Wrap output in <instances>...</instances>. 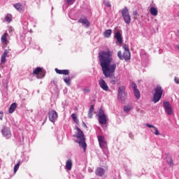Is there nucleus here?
I'll list each match as a JSON object with an SVG mask.
<instances>
[{
  "label": "nucleus",
  "instance_id": "obj_1",
  "mask_svg": "<svg viewBox=\"0 0 179 179\" xmlns=\"http://www.w3.org/2000/svg\"><path fill=\"white\" fill-rule=\"evenodd\" d=\"M99 59L105 78H110V83L115 85L118 82V79L114 76L117 64H110L113 62V52L110 49H107L106 51L99 52Z\"/></svg>",
  "mask_w": 179,
  "mask_h": 179
},
{
  "label": "nucleus",
  "instance_id": "obj_2",
  "mask_svg": "<svg viewBox=\"0 0 179 179\" xmlns=\"http://www.w3.org/2000/svg\"><path fill=\"white\" fill-rule=\"evenodd\" d=\"M77 133L76 134V137L77 138V143L83 148L84 152H86V148L87 145L86 144V138H85V134H83V131L80 129V128L77 127Z\"/></svg>",
  "mask_w": 179,
  "mask_h": 179
},
{
  "label": "nucleus",
  "instance_id": "obj_3",
  "mask_svg": "<svg viewBox=\"0 0 179 179\" xmlns=\"http://www.w3.org/2000/svg\"><path fill=\"white\" fill-rule=\"evenodd\" d=\"M122 48L124 50L123 53L121 52V50L117 52V57L119 59L129 61V59H131V52L129 51V46L127 44H124L122 46Z\"/></svg>",
  "mask_w": 179,
  "mask_h": 179
},
{
  "label": "nucleus",
  "instance_id": "obj_4",
  "mask_svg": "<svg viewBox=\"0 0 179 179\" xmlns=\"http://www.w3.org/2000/svg\"><path fill=\"white\" fill-rule=\"evenodd\" d=\"M154 92L152 101L157 103L162 99V96H163V88L162 86L157 85V87L154 89Z\"/></svg>",
  "mask_w": 179,
  "mask_h": 179
},
{
  "label": "nucleus",
  "instance_id": "obj_5",
  "mask_svg": "<svg viewBox=\"0 0 179 179\" xmlns=\"http://www.w3.org/2000/svg\"><path fill=\"white\" fill-rule=\"evenodd\" d=\"M126 87L122 85L118 88L117 99L118 100L124 101L128 97V94L125 92Z\"/></svg>",
  "mask_w": 179,
  "mask_h": 179
},
{
  "label": "nucleus",
  "instance_id": "obj_6",
  "mask_svg": "<svg viewBox=\"0 0 179 179\" xmlns=\"http://www.w3.org/2000/svg\"><path fill=\"white\" fill-rule=\"evenodd\" d=\"M121 12L124 22L127 23V24H129L131 23V15H129L128 8L124 7L123 9H122Z\"/></svg>",
  "mask_w": 179,
  "mask_h": 179
},
{
  "label": "nucleus",
  "instance_id": "obj_7",
  "mask_svg": "<svg viewBox=\"0 0 179 179\" xmlns=\"http://www.w3.org/2000/svg\"><path fill=\"white\" fill-rule=\"evenodd\" d=\"M164 108L165 110V113H166L168 115H173L174 114V110H173V107L170 104V102H164Z\"/></svg>",
  "mask_w": 179,
  "mask_h": 179
},
{
  "label": "nucleus",
  "instance_id": "obj_8",
  "mask_svg": "<svg viewBox=\"0 0 179 179\" xmlns=\"http://www.w3.org/2000/svg\"><path fill=\"white\" fill-rule=\"evenodd\" d=\"M1 134L6 139H9L12 137V131H10V129L8 127H3L1 130Z\"/></svg>",
  "mask_w": 179,
  "mask_h": 179
},
{
  "label": "nucleus",
  "instance_id": "obj_9",
  "mask_svg": "<svg viewBox=\"0 0 179 179\" xmlns=\"http://www.w3.org/2000/svg\"><path fill=\"white\" fill-rule=\"evenodd\" d=\"M48 117L51 122H55L58 118V113H57V111L52 110L48 113Z\"/></svg>",
  "mask_w": 179,
  "mask_h": 179
},
{
  "label": "nucleus",
  "instance_id": "obj_10",
  "mask_svg": "<svg viewBox=\"0 0 179 179\" xmlns=\"http://www.w3.org/2000/svg\"><path fill=\"white\" fill-rule=\"evenodd\" d=\"M98 142L99 143V146L101 149L107 148V141H106V138L103 136H98Z\"/></svg>",
  "mask_w": 179,
  "mask_h": 179
},
{
  "label": "nucleus",
  "instance_id": "obj_11",
  "mask_svg": "<svg viewBox=\"0 0 179 179\" xmlns=\"http://www.w3.org/2000/svg\"><path fill=\"white\" fill-rule=\"evenodd\" d=\"M99 122L101 125H106L107 124V117L106 116V114H104V112H100L99 115Z\"/></svg>",
  "mask_w": 179,
  "mask_h": 179
},
{
  "label": "nucleus",
  "instance_id": "obj_12",
  "mask_svg": "<svg viewBox=\"0 0 179 179\" xmlns=\"http://www.w3.org/2000/svg\"><path fill=\"white\" fill-rule=\"evenodd\" d=\"M99 83L100 87L102 88L105 92L108 91V85H107V83H106V80L100 78V80H99Z\"/></svg>",
  "mask_w": 179,
  "mask_h": 179
},
{
  "label": "nucleus",
  "instance_id": "obj_13",
  "mask_svg": "<svg viewBox=\"0 0 179 179\" xmlns=\"http://www.w3.org/2000/svg\"><path fill=\"white\" fill-rule=\"evenodd\" d=\"M34 75H36V76H38V74L42 75V78H44L45 76V72L43 71V69L41 67H37L33 71Z\"/></svg>",
  "mask_w": 179,
  "mask_h": 179
},
{
  "label": "nucleus",
  "instance_id": "obj_14",
  "mask_svg": "<svg viewBox=\"0 0 179 179\" xmlns=\"http://www.w3.org/2000/svg\"><path fill=\"white\" fill-rule=\"evenodd\" d=\"M115 38L117 39L118 44H122V35L120 31H117L115 34Z\"/></svg>",
  "mask_w": 179,
  "mask_h": 179
},
{
  "label": "nucleus",
  "instance_id": "obj_15",
  "mask_svg": "<svg viewBox=\"0 0 179 179\" xmlns=\"http://www.w3.org/2000/svg\"><path fill=\"white\" fill-rule=\"evenodd\" d=\"M56 73H58V75H69V70L65 69V70H60L58 69H55Z\"/></svg>",
  "mask_w": 179,
  "mask_h": 179
},
{
  "label": "nucleus",
  "instance_id": "obj_16",
  "mask_svg": "<svg viewBox=\"0 0 179 179\" xmlns=\"http://www.w3.org/2000/svg\"><path fill=\"white\" fill-rule=\"evenodd\" d=\"M105 171L104 169L99 167L95 171L96 176H98L99 177H103V175L104 174Z\"/></svg>",
  "mask_w": 179,
  "mask_h": 179
},
{
  "label": "nucleus",
  "instance_id": "obj_17",
  "mask_svg": "<svg viewBox=\"0 0 179 179\" xmlns=\"http://www.w3.org/2000/svg\"><path fill=\"white\" fill-rule=\"evenodd\" d=\"M17 107V103H13L10 106V108H9V110H8V113L10 114H13V113L15 112V110H16Z\"/></svg>",
  "mask_w": 179,
  "mask_h": 179
},
{
  "label": "nucleus",
  "instance_id": "obj_18",
  "mask_svg": "<svg viewBox=\"0 0 179 179\" xmlns=\"http://www.w3.org/2000/svg\"><path fill=\"white\" fill-rule=\"evenodd\" d=\"M73 162L72 159H69L66 162V170H72Z\"/></svg>",
  "mask_w": 179,
  "mask_h": 179
},
{
  "label": "nucleus",
  "instance_id": "obj_19",
  "mask_svg": "<svg viewBox=\"0 0 179 179\" xmlns=\"http://www.w3.org/2000/svg\"><path fill=\"white\" fill-rule=\"evenodd\" d=\"M78 23H82L83 24H85L87 27L90 26V22L87 20V18L80 19L78 20Z\"/></svg>",
  "mask_w": 179,
  "mask_h": 179
},
{
  "label": "nucleus",
  "instance_id": "obj_20",
  "mask_svg": "<svg viewBox=\"0 0 179 179\" xmlns=\"http://www.w3.org/2000/svg\"><path fill=\"white\" fill-rule=\"evenodd\" d=\"M146 127H148V128H152V129L155 131V135H157V136L160 135V132L159 131V129H157V127L149 123L146 124Z\"/></svg>",
  "mask_w": 179,
  "mask_h": 179
},
{
  "label": "nucleus",
  "instance_id": "obj_21",
  "mask_svg": "<svg viewBox=\"0 0 179 179\" xmlns=\"http://www.w3.org/2000/svg\"><path fill=\"white\" fill-rule=\"evenodd\" d=\"M150 14L152 15V16H157L159 11L157 10V8L155 7H151L150 9Z\"/></svg>",
  "mask_w": 179,
  "mask_h": 179
},
{
  "label": "nucleus",
  "instance_id": "obj_22",
  "mask_svg": "<svg viewBox=\"0 0 179 179\" xmlns=\"http://www.w3.org/2000/svg\"><path fill=\"white\" fill-rule=\"evenodd\" d=\"M8 33H4V34L1 36V43H3V44H6V43H8Z\"/></svg>",
  "mask_w": 179,
  "mask_h": 179
},
{
  "label": "nucleus",
  "instance_id": "obj_23",
  "mask_svg": "<svg viewBox=\"0 0 179 179\" xmlns=\"http://www.w3.org/2000/svg\"><path fill=\"white\" fill-rule=\"evenodd\" d=\"M94 111V105H92L89 109L88 117L92 118L93 117V112Z\"/></svg>",
  "mask_w": 179,
  "mask_h": 179
},
{
  "label": "nucleus",
  "instance_id": "obj_24",
  "mask_svg": "<svg viewBox=\"0 0 179 179\" xmlns=\"http://www.w3.org/2000/svg\"><path fill=\"white\" fill-rule=\"evenodd\" d=\"M112 33H113V31L111 29H108V30L104 31L103 36L106 38H109V37L111 36Z\"/></svg>",
  "mask_w": 179,
  "mask_h": 179
},
{
  "label": "nucleus",
  "instance_id": "obj_25",
  "mask_svg": "<svg viewBox=\"0 0 179 179\" xmlns=\"http://www.w3.org/2000/svg\"><path fill=\"white\" fill-rule=\"evenodd\" d=\"M166 163H168L170 167H173V166H174V162H173V158L171 157H166Z\"/></svg>",
  "mask_w": 179,
  "mask_h": 179
},
{
  "label": "nucleus",
  "instance_id": "obj_26",
  "mask_svg": "<svg viewBox=\"0 0 179 179\" xmlns=\"http://www.w3.org/2000/svg\"><path fill=\"white\" fill-rule=\"evenodd\" d=\"M71 118H72L73 121H74V122H76V124H79V120L78 119V116L76 113H73L71 115Z\"/></svg>",
  "mask_w": 179,
  "mask_h": 179
},
{
  "label": "nucleus",
  "instance_id": "obj_27",
  "mask_svg": "<svg viewBox=\"0 0 179 179\" xmlns=\"http://www.w3.org/2000/svg\"><path fill=\"white\" fill-rule=\"evenodd\" d=\"M64 82L66 83L67 86H71V77L68 76V77L64 78Z\"/></svg>",
  "mask_w": 179,
  "mask_h": 179
},
{
  "label": "nucleus",
  "instance_id": "obj_28",
  "mask_svg": "<svg viewBox=\"0 0 179 179\" xmlns=\"http://www.w3.org/2000/svg\"><path fill=\"white\" fill-rule=\"evenodd\" d=\"M20 161H18L17 164H16L14 166V173L16 174L17 173V171L19 170V168L20 167Z\"/></svg>",
  "mask_w": 179,
  "mask_h": 179
},
{
  "label": "nucleus",
  "instance_id": "obj_29",
  "mask_svg": "<svg viewBox=\"0 0 179 179\" xmlns=\"http://www.w3.org/2000/svg\"><path fill=\"white\" fill-rule=\"evenodd\" d=\"M134 92L136 99H141V92H139V90H134Z\"/></svg>",
  "mask_w": 179,
  "mask_h": 179
},
{
  "label": "nucleus",
  "instance_id": "obj_30",
  "mask_svg": "<svg viewBox=\"0 0 179 179\" xmlns=\"http://www.w3.org/2000/svg\"><path fill=\"white\" fill-rule=\"evenodd\" d=\"M14 8H15V9H17V10H19L20 12L22 10V4L15 3V4H14Z\"/></svg>",
  "mask_w": 179,
  "mask_h": 179
},
{
  "label": "nucleus",
  "instance_id": "obj_31",
  "mask_svg": "<svg viewBox=\"0 0 179 179\" xmlns=\"http://www.w3.org/2000/svg\"><path fill=\"white\" fill-rule=\"evenodd\" d=\"M5 19L8 23H10V22H12V15L8 14L6 16Z\"/></svg>",
  "mask_w": 179,
  "mask_h": 179
},
{
  "label": "nucleus",
  "instance_id": "obj_32",
  "mask_svg": "<svg viewBox=\"0 0 179 179\" xmlns=\"http://www.w3.org/2000/svg\"><path fill=\"white\" fill-rule=\"evenodd\" d=\"M130 110H132V107H131V106H124V111L125 113H129Z\"/></svg>",
  "mask_w": 179,
  "mask_h": 179
},
{
  "label": "nucleus",
  "instance_id": "obj_33",
  "mask_svg": "<svg viewBox=\"0 0 179 179\" xmlns=\"http://www.w3.org/2000/svg\"><path fill=\"white\" fill-rule=\"evenodd\" d=\"M8 54H9V50H5L1 57L6 58V57L8 56Z\"/></svg>",
  "mask_w": 179,
  "mask_h": 179
},
{
  "label": "nucleus",
  "instance_id": "obj_34",
  "mask_svg": "<svg viewBox=\"0 0 179 179\" xmlns=\"http://www.w3.org/2000/svg\"><path fill=\"white\" fill-rule=\"evenodd\" d=\"M131 87H132V89L134 90H138V86L136 85V83H131Z\"/></svg>",
  "mask_w": 179,
  "mask_h": 179
},
{
  "label": "nucleus",
  "instance_id": "obj_35",
  "mask_svg": "<svg viewBox=\"0 0 179 179\" xmlns=\"http://www.w3.org/2000/svg\"><path fill=\"white\" fill-rule=\"evenodd\" d=\"M103 3L106 6H107L108 8H110L111 6V4H110V1H103Z\"/></svg>",
  "mask_w": 179,
  "mask_h": 179
},
{
  "label": "nucleus",
  "instance_id": "obj_36",
  "mask_svg": "<svg viewBox=\"0 0 179 179\" xmlns=\"http://www.w3.org/2000/svg\"><path fill=\"white\" fill-rule=\"evenodd\" d=\"M1 64H5V62H6V57L1 56Z\"/></svg>",
  "mask_w": 179,
  "mask_h": 179
},
{
  "label": "nucleus",
  "instance_id": "obj_37",
  "mask_svg": "<svg viewBox=\"0 0 179 179\" xmlns=\"http://www.w3.org/2000/svg\"><path fill=\"white\" fill-rule=\"evenodd\" d=\"M83 92L84 93H89V92H90V89H87V88H84V89L83 90Z\"/></svg>",
  "mask_w": 179,
  "mask_h": 179
},
{
  "label": "nucleus",
  "instance_id": "obj_38",
  "mask_svg": "<svg viewBox=\"0 0 179 179\" xmlns=\"http://www.w3.org/2000/svg\"><path fill=\"white\" fill-rule=\"evenodd\" d=\"M174 80L177 85H179V78L177 77H175Z\"/></svg>",
  "mask_w": 179,
  "mask_h": 179
},
{
  "label": "nucleus",
  "instance_id": "obj_39",
  "mask_svg": "<svg viewBox=\"0 0 179 179\" xmlns=\"http://www.w3.org/2000/svg\"><path fill=\"white\" fill-rule=\"evenodd\" d=\"M73 2V0H67V3H72Z\"/></svg>",
  "mask_w": 179,
  "mask_h": 179
},
{
  "label": "nucleus",
  "instance_id": "obj_40",
  "mask_svg": "<svg viewBox=\"0 0 179 179\" xmlns=\"http://www.w3.org/2000/svg\"><path fill=\"white\" fill-rule=\"evenodd\" d=\"M0 114L1 115L0 117V120H2V117H3V112H0Z\"/></svg>",
  "mask_w": 179,
  "mask_h": 179
},
{
  "label": "nucleus",
  "instance_id": "obj_41",
  "mask_svg": "<svg viewBox=\"0 0 179 179\" xmlns=\"http://www.w3.org/2000/svg\"><path fill=\"white\" fill-rule=\"evenodd\" d=\"M133 15H134V16H136L138 15V12L134 11L133 12Z\"/></svg>",
  "mask_w": 179,
  "mask_h": 179
},
{
  "label": "nucleus",
  "instance_id": "obj_42",
  "mask_svg": "<svg viewBox=\"0 0 179 179\" xmlns=\"http://www.w3.org/2000/svg\"><path fill=\"white\" fill-rule=\"evenodd\" d=\"M83 127H87V126L86 125V123H85V122H83Z\"/></svg>",
  "mask_w": 179,
  "mask_h": 179
},
{
  "label": "nucleus",
  "instance_id": "obj_43",
  "mask_svg": "<svg viewBox=\"0 0 179 179\" xmlns=\"http://www.w3.org/2000/svg\"><path fill=\"white\" fill-rule=\"evenodd\" d=\"M152 132H153V129H151Z\"/></svg>",
  "mask_w": 179,
  "mask_h": 179
},
{
  "label": "nucleus",
  "instance_id": "obj_44",
  "mask_svg": "<svg viewBox=\"0 0 179 179\" xmlns=\"http://www.w3.org/2000/svg\"><path fill=\"white\" fill-rule=\"evenodd\" d=\"M134 19H136V17H134Z\"/></svg>",
  "mask_w": 179,
  "mask_h": 179
},
{
  "label": "nucleus",
  "instance_id": "obj_45",
  "mask_svg": "<svg viewBox=\"0 0 179 179\" xmlns=\"http://www.w3.org/2000/svg\"><path fill=\"white\" fill-rule=\"evenodd\" d=\"M178 50H179V47H178Z\"/></svg>",
  "mask_w": 179,
  "mask_h": 179
}]
</instances>
